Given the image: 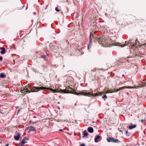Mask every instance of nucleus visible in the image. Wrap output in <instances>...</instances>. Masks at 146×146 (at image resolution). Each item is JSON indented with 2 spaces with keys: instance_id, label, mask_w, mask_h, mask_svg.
Returning <instances> with one entry per match:
<instances>
[{
  "instance_id": "nucleus-1",
  "label": "nucleus",
  "mask_w": 146,
  "mask_h": 146,
  "mask_svg": "<svg viewBox=\"0 0 146 146\" xmlns=\"http://www.w3.org/2000/svg\"><path fill=\"white\" fill-rule=\"evenodd\" d=\"M73 83L70 81H68L65 83V85L66 86V88L65 89L62 90L60 89H57L53 90L54 92L53 93L61 92L63 93H70L77 95H82V92H80L79 93L77 92L75 90L73 89L72 87Z\"/></svg>"
},
{
  "instance_id": "nucleus-2",
  "label": "nucleus",
  "mask_w": 146,
  "mask_h": 146,
  "mask_svg": "<svg viewBox=\"0 0 146 146\" xmlns=\"http://www.w3.org/2000/svg\"><path fill=\"white\" fill-rule=\"evenodd\" d=\"M92 36L96 41L98 42L100 44H101L102 46L105 47L108 46L109 44L108 43V41L106 39L100 37L99 36L96 37L93 35Z\"/></svg>"
},
{
  "instance_id": "nucleus-3",
  "label": "nucleus",
  "mask_w": 146,
  "mask_h": 146,
  "mask_svg": "<svg viewBox=\"0 0 146 146\" xmlns=\"http://www.w3.org/2000/svg\"><path fill=\"white\" fill-rule=\"evenodd\" d=\"M26 90H27L25 92L27 93H30L31 92H37L38 91H40V90H49L51 91L52 92H54V90H53V89L50 88H47L46 87L43 86L33 87L32 88V90L31 91L28 90L27 88Z\"/></svg>"
},
{
  "instance_id": "nucleus-4",
  "label": "nucleus",
  "mask_w": 146,
  "mask_h": 146,
  "mask_svg": "<svg viewBox=\"0 0 146 146\" xmlns=\"http://www.w3.org/2000/svg\"><path fill=\"white\" fill-rule=\"evenodd\" d=\"M112 90H109L104 92H100L98 93L94 94L92 92H86L83 91V95H84L89 97H96L97 96L101 95L104 93L107 94L109 93H112L113 92Z\"/></svg>"
},
{
  "instance_id": "nucleus-5",
  "label": "nucleus",
  "mask_w": 146,
  "mask_h": 146,
  "mask_svg": "<svg viewBox=\"0 0 146 146\" xmlns=\"http://www.w3.org/2000/svg\"><path fill=\"white\" fill-rule=\"evenodd\" d=\"M107 140L108 142H112L115 143H119L120 142V141L118 139H115L114 138L112 137H108L107 138Z\"/></svg>"
},
{
  "instance_id": "nucleus-6",
  "label": "nucleus",
  "mask_w": 146,
  "mask_h": 146,
  "mask_svg": "<svg viewBox=\"0 0 146 146\" xmlns=\"http://www.w3.org/2000/svg\"><path fill=\"white\" fill-rule=\"evenodd\" d=\"M129 42H125V43L124 44L121 45H120V44L119 43H118V42H114L113 43V44L114 45L118 46H121L122 47H123L124 46H126V45H129Z\"/></svg>"
},
{
  "instance_id": "nucleus-7",
  "label": "nucleus",
  "mask_w": 146,
  "mask_h": 146,
  "mask_svg": "<svg viewBox=\"0 0 146 146\" xmlns=\"http://www.w3.org/2000/svg\"><path fill=\"white\" fill-rule=\"evenodd\" d=\"M133 87H131V86H125L124 87H122L121 88H120L119 89H117L115 91V92H117L122 89H123L125 88H131Z\"/></svg>"
},
{
  "instance_id": "nucleus-8",
  "label": "nucleus",
  "mask_w": 146,
  "mask_h": 146,
  "mask_svg": "<svg viewBox=\"0 0 146 146\" xmlns=\"http://www.w3.org/2000/svg\"><path fill=\"white\" fill-rule=\"evenodd\" d=\"M27 142L25 141V139H22L21 141L19 143V146H23L24 144Z\"/></svg>"
},
{
  "instance_id": "nucleus-9",
  "label": "nucleus",
  "mask_w": 146,
  "mask_h": 146,
  "mask_svg": "<svg viewBox=\"0 0 146 146\" xmlns=\"http://www.w3.org/2000/svg\"><path fill=\"white\" fill-rule=\"evenodd\" d=\"M88 131L90 133L93 132L94 130L93 128L92 127H89L88 128Z\"/></svg>"
},
{
  "instance_id": "nucleus-10",
  "label": "nucleus",
  "mask_w": 146,
  "mask_h": 146,
  "mask_svg": "<svg viewBox=\"0 0 146 146\" xmlns=\"http://www.w3.org/2000/svg\"><path fill=\"white\" fill-rule=\"evenodd\" d=\"M1 51L0 53L1 54H4L5 53V48L4 47H2L1 48Z\"/></svg>"
},
{
  "instance_id": "nucleus-11",
  "label": "nucleus",
  "mask_w": 146,
  "mask_h": 146,
  "mask_svg": "<svg viewBox=\"0 0 146 146\" xmlns=\"http://www.w3.org/2000/svg\"><path fill=\"white\" fill-rule=\"evenodd\" d=\"M137 126L136 124H134L132 125H130L129 126V129H131L133 128H135Z\"/></svg>"
},
{
  "instance_id": "nucleus-12",
  "label": "nucleus",
  "mask_w": 146,
  "mask_h": 146,
  "mask_svg": "<svg viewBox=\"0 0 146 146\" xmlns=\"http://www.w3.org/2000/svg\"><path fill=\"white\" fill-rule=\"evenodd\" d=\"M100 135H98L94 139L96 143H97L98 142V140L100 139Z\"/></svg>"
},
{
  "instance_id": "nucleus-13",
  "label": "nucleus",
  "mask_w": 146,
  "mask_h": 146,
  "mask_svg": "<svg viewBox=\"0 0 146 146\" xmlns=\"http://www.w3.org/2000/svg\"><path fill=\"white\" fill-rule=\"evenodd\" d=\"M31 131H36V129L35 127H31V128L29 129L28 132L30 133Z\"/></svg>"
},
{
  "instance_id": "nucleus-14",
  "label": "nucleus",
  "mask_w": 146,
  "mask_h": 146,
  "mask_svg": "<svg viewBox=\"0 0 146 146\" xmlns=\"http://www.w3.org/2000/svg\"><path fill=\"white\" fill-rule=\"evenodd\" d=\"M40 57L43 58L45 60H46L47 59V56L46 55H42Z\"/></svg>"
},
{
  "instance_id": "nucleus-15",
  "label": "nucleus",
  "mask_w": 146,
  "mask_h": 146,
  "mask_svg": "<svg viewBox=\"0 0 146 146\" xmlns=\"http://www.w3.org/2000/svg\"><path fill=\"white\" fill-rule=\"evenodd\" d=\"M20 134H19L17 136H14V138L16 140H18L19 138Z\"/></svg>"
},
{
  "instance_id": "nucleus-16",
  "label": "nucleus",
  "mask_w": 146,
  "mask_h": 146,
  "mask_svg": "<svg viewBox=\"0 0 146 146\" xmlns=\"http://www.w3.org/2000/svg\"><path fill=\"white\" fill-rule=\"evenodd\" d=\"M84 135L83 136V137H84L88 135V133L87 132L86 130H85L84 131Z\"/></svg>"
},
{
  "instance_id": "nucleus-17",
  "label": "nucleus",
  "mask_w": 146,
  "mask_h": 146,
  "mask_svg": "<svg viewBox=\"0 0 146 146\" xmlns=\"http://www.w3.org/2000/svg\"><path fill=\"white\" fill-rule=\"evenodd\" d=\"M6 76L3 73H1L0 74V77L2 78H4Z\"/></svg>"
},
{
  "instance_id": "nucleus-18",
  "label": "nucleus",
  "mask_w": 146,
  "mask_h": 146,
  "mask_svg": "<svg viewBox=\"0 0 146 146\" xmlns=\"http://www.w3.org/2000/svg\"><path fill=\"white\" fill-rule=\"evenodd\" d=\"M126 134L128 136H129L130 135V133L128 132V131H126Z\"/></svg>"
},
{
  "instance_id": "nucleus-19",
  "label": "nucleus",
  "mask_w": 146,
  "mask_h": 146,
  "mask_svg": "<svg viewBox=\"0 0 146 146\" xmlns=\"http://www.w3.org/2000/svg\"><path fill=\"white\" fill-rule=\"evenodd\" d=\"M55 10L57 12H59L60 11V9H58V8L57 7H56L55 8Z\"/></svg>"
},
{
  "instance_id": "nucleus-20",
  "label": "nucleus",
  "mask_w": 146,
  "mask_h": 146,
  "mask_svg": "<svg viewBox=\"0 0 146 146\" xmlns=\"http://www.w3.org/2000/svg\"><path fill=\"white\" fill-rule=\"evenodd\" d=\"M107 98V96L105 95H104L103 97H102V98L104 99V98H105V99H106ZM104 100H105V99H104Z\"/></svg>"
},
{
  "instance_id": "nucleus-21",
  "label": "nucleus",
  "mask_w": 146,
  "mask_h": 146,
  "mask_svg": "<svg viewBox=\"0 0 146 146\" xmlns=\"http://www.w3.org/2000/svg\"><path fill=\"white\" fill-rule=\"evenodd\" d=\"M82 50V49H80L78 48L76 50V51H81V50Z\"/></svg>"
},
{
  "instance_id": "nucleus-22",
  "label": "nucleus",
  "mask_w": 146,
  "mask_h": 146,
  "mask_svg": "<svg viewBox=\"0 0 146 146\" xmlns=\"http://www.w3.org/2000/svg\"><path fill=\"white\" fill-rule=\"evenodd\" d=\"M118 130L119 131V132L122 133V131L119 128L118 129Z\"/></svg>"
},
{
  "instance_id": "nucleus-23",
  "label": "nucleus",
  "mask_w": 146,
  "mask_h": 146,
  "mask_svg": "<svg viewBox=\"0 0 146 146\" xmlns=\"http://www.w3.org/2000/svg\"><path fill=\"white\" fill-rule=\"evenodd\" d=\"M23 139H25V141L26 140H28V138H27V137H25V138Z\"/></svg>"
},
{
  "instance_id": "nucleus-24",
  "label": "nucleus",
  "mask_w": 146,
  "mask_h": 146,
  "mask_svg": "<svg viewBox=\"0 0 146 146\" xmlns=\"http://www.w3.org/2000/svg\"><path fill=\"white\" fill-rule=\"evenodd\" d=\"M2 57L1 56H0V60H2Z\"/></svg>"
},
{
  "instance_id": "nucleus-25",
  "label": "nucleus",
  "mask_w": 146,
  "mask_h": 146,
  "mask_svg": "<svg viewBox=\"0 0 146 146\" xmlns=\"http://www.w3.org/2000/svg\"><path fill=\"white\" fill-rule=\"evenodd\" d=\"M59 131H62V129H60Z\"/></svg>"
},
{
  "instance_id": "nucleus-26",
  "label": "nucleus",
  "mask_w": 146,
  "mask_h": 146,
  "mask_svg": "<svg viewBox=\"0 0 146 146\" xmlns=\"http://www.w3.org/2000/svg\"><path fill=\"white\" fill-rule=\"evenodd\" d=\"M141 121L143 123V122H144V120H141Z\"/></svg>"
},
{
  "instance_id": "nucleus-27",
  "label": "nucleus",
  "mask_w": 146,
  "mask_h": 146,
  "mask_svg": "<svg viewBox=\"0 0 146 146\" xmlns=\"http://www.w3.org/2000/svg\"><path fill=\"white\" fill-rule=\"evenodd\" d=\"M9 145L8 144H7L5 145L6 146H8Z\"/></svg>"
},
{
  "instance_id": "nucleus-28",
  "label": "nucleus",
  "mask_w": 146,
  "mask_h": 146,
  "mask_svg": "<svg viewBox=\"0 0 146 146\" xmlns=\"http://www.w3.org/2000/svg\"><path fill=\"white\" fill-rule=\"evenodd\" d=\"M33 117L34 118H36V116H33Z\"/></svg>"
},
{
  "instance_id": "nucleus-29",
  "label": "nucleus",
  "mask_w": 146,
  "mask_h": 146,
  "mask_svg": "<svg viewBox=\"0 0 146 146\" xmlns=\"http://www.w3.org/2000/svg\"><path fill=\"white\" fill-rule=\"evenodd\" d=\"M36 123V121H35L33 123Z\"/></svg>"
},
{
  "instance_id": "nucleus-30",
  "label": "nucleus",
  "mask_w": 146,
  "mask_h": 146,
  "mask_svg": "<svg viewBox=\"0 0 146 146\" xmlns=\"http://www.w3.org/2000/svg\"><path fill=\"white\" fill-rule=\"evenodd\" d=\"M80 146H82V143L80 144Z\"/></svg>"
},
{
  "instance_id": "nucleus-31",
  "label": "nucleus",
  "mask_w": 146,
  "mask_h": 146,
  "mask_svg": "<svg viewBox=\"0 0 146 146\" xmlns=\"http://www.w3.org/2000/svg\"><path fill=\"white\" fill-rule=\"evenodd\" d=\"M144 46H146V43H145V44H144Z\"/></svg>"
},
{
  "instance_id": "nucleus-32",
  "label": "nucleus",
  "mask_w": 146,
  "mask_h": 146,
  "mask_svg": "<svg viewBox=\"0 0 146 146\" xmlns=\"http://www.w3.org/2000/svg\"><path fill=\"white\" fill-rule=\"evenodd\" d=\"M89 45H88V49L89 48Z\"/></svg>"
},
{
  "instance_id": "nucleus-33",
  "label": "nucleus",
  "mask_w": 146,
  "mask_h": 146,
  "mask_svg": "<svg viewBox=\"0 0 146 146\" xmlns=\"http://www.w3.org/2000/svg\"><path fill=\"white\" fill-rule=\"evenodd\" d=\"M80 85H81V86H82V83H81V84H80Z\"/></svg>"
},
{
  "instance_id": "nucleus-34",
  "label": "nucleus",
  "mask_w": 146,
  "mask_h": 146,
  "mask_svg": "<svg viewBox=\"0 0 146 146\" xmlns=\"http://www.w3.org/2000/svg\"><path fill=\"white\" fill-rule=\"evenodd\" d=\"M91 34H90V37H91Z\"/></svg>"
},
{
  "instance_id": "nucleus-35",
  "label": "nucleus",
  "mask_w": 146,
  "mask_h": 146,
  "mask_svg": "<svg viewBox=\"0 0 146 146\" xmlns=\"http://www.w3.org/2000/svg\"><path fill=\"white\" fill-rule=\"evenodd\" d=\"M34 14H36V13H34Z\"/></svg>"
},
{
  "instance_id": "nucleus-36",
  "label": "nucleus",
  "mask_w": 146,
  "mask_h": 146,
  "mask_svg": "<svg viewBox=\"0 0 146 146\" xmlns=\"http://www.w3.org/2000/svg\"><path fill=\"white\" fill-rule=\"evenodd\" d=\"M25 133L23 135H25Z\"/></svg>"
},
{
  "instance_id": "nucleus-37",
  "label": "nucleus",
  "mask_w": 146,
  "mask_h": 146,
  "mask_svg": "<svg viewBox=\"0 0 146 146\" xmlns=\"http://www.w3.org/2000/svg\"><path fill=\"white\" fill-rule=\"evenodd\" d=\"M76 103L75 104V105H76Z\"/></svg>"
},
{
  "instance_id": "nucleus-38",
  "label": "nucleus",
  "mask_w": 146,
  "mask_h": 146,
  "mask_svg": "<svg viewBox=\"0 0 146 146\" xmlns=\"http://www.w3.org/2000/svg\"><path fill=\"white\" fill-rule=\"evenodd\" d=\"M145 130H146V129H145Z\"/></svg>"
}]
</instances>
